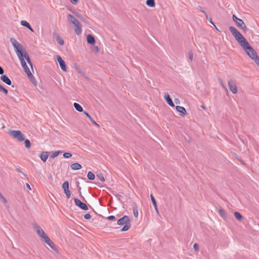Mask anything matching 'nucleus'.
<instances>
[{
	"label": "nucleus",
	"mask_w": 259,
	"mask_h": 259,
	"mask_svg": "<svg viewBox=\"0 0 259 259\" xmlns=\"http://www.w3.org/2000/svg\"><path fill=\"white\" fill-rule=\"evenodd\" d=\"M10 42L15 49L17 56L20 61L22 67L25 73L26 74L27 77L33 83H35L36 80L26 65V61H27V62L29 64L31 69L33 70L32 64L29 57V55L27 53L25 50L24 49L23 47L18 41H17L16 39L14 38H11Z\"/></svg>",
	"instance_id": "nucleus-1"
},
{
	"label": "nucleus",
	"mask_w": 259,
	"mask_h": 259,
	"mask_svg": "<svg viewBox=\"0 0 259 259\" xmlns=\"http://www.w3.org/2000/svg\"><path fill=\"white\" fill-rule=\"evenodd\" d=\"M229 30L238 43L244 49L248 56L254 60L256 64L259 67V57L256 52L249 45L245 38L234 27L230 26Z\"/></svg>",
	"instance_id": "nucleus-2"
},
{
	"label": "nucleus",
	"mask_w": 259,
	"mask_h": 259,
	"mask_svg": "<svg viewBox=\"0 0 259 259\" xmlns=\"http://www.w3.org/2000/svg\"><path fill=\"white\" fill-rule=\"evenodd\" d=\"M34 229L39 237L40 240L50 247L53 250L56 249V246L53 242L50 239L47 234L45 233L42 228L39 226L36 225L34 227Z\"/></svg>",
	"instance_id": "nucleus-3"
},
{
	"label": "nucleus",
	"mask_w": 259,
	"mask_h": 259,
	"mask_svg": "<svg viewBox=\"0 0 259 259\" xmlns=\"http://www.w3.org/2000/svg\"><path fill=\"white\" fill-rule=\"evenodd\" d=\"M10 134L14 138L20 142H22L25 140V136L20 131H12L10 132Z\"/></svg>",
	"instance_id": "nucleus-4"
},
{
	"label": "nucleus",
	"mask_w": 259,
	"mask_h": 259,
	"mask_svg": "<svg viewBox=\"0 0 259 259\" xmlns=\"http://www.w3.org/2000/svg\"><path fill=\"white\" fill-rule=\"evenodd\" d=\"M232 19L238 27L241 28L244 31L247 30L246 26L242 20L237 18L235 15H233Z\"/></svg>",
	"instance_id": "nucleus-5"
},
{
	"label": "nucleus",
	"mask_w": 259,
	"mask_h": 259,
	"mask_svg": "<svg viewBox=\"0 0 259 259\" xmlns=\"http://www.w3.org/2000/svg\"><path fill=\"white\" fill-rule=\"evenodd\" d=\"M228 84L230 90L233 94H235L237 93V87L234 80L232 79L229 80L228 81Z\"/></svg>",
	"instance_id": "nucleus-6"
},
{
	"label": "nucleus",
	"mask_w": 259,
	"mask_h": 259,
	"mask_svg": "<svg viewBox=\"0 0 259 259\" xmlns=\"http://www.w3.org/2000/svg\"><path fill=\"white\" fill-rule=\"evenodd\" d=\"M131 220L127 215H124L117 221V224L119 226L130 224Z\"/></svg>",
	"instance_id": "nucleus-7"
},
{
	"label": "nucleus",
	"mask_w": 259,
	"mask_h": 259,
	"mask_svg": "<svg viewBox=\"0 0 259 259\" xmlns=\"http://www.w3.org/2000/svg\"><path fill=\"white\" fill-rule=\"evenodd\" d=\"M62 188L65 193L67 198H69L71 196L70 191L69 190V183L67 181L64 182L62 185Z\"/></svg>",
	"instance_id": "nucleus-8"
},
{
	"label": "nucleus",
	"mask_w": 259,
	"mask_h": 259,
	"mask_svg": "<svg viewBox=\"0 0 259 259\" xmlns=\"http://www.w3.org/2000/svg\"><path fill=\"white\" fill-rule=\"evenodd\" d=\"M56 59L59 64V65H60L61 69L63 71L66 72L67 71V68H66V65L65 62L62 59V58L59 55L56 56Z\"/></svg>",
	"instance_id": "nucleus-9"
},
{
	"label": "nucleus",
	"mask_w": 259,
	"mask_h": 259,
	"mask_svg": "<svg viewBox=\"0 0 259 259\" xmlns=\"http://www.w3.org/2000/svg\"><path fill=\"white\" fill-rule=\"evenodd\" d=\"M74 201L76 205L78 206L81 209L87 210L88 209V206L84 203L82 202L80 200L77 198H74Z\"/></svg>",
	"instance_id": "nucleus-10"
},
{
	"label": "nucleus",
	"mask_w": 259,
	"mask_h": 259,
	"mask_svg": "<svg viewBox=\"0 0 259 259\" xmlns=\"http://www.w3.org/2000/svg\"><path fill=\"white\" fill-rule=\"evenodd\" d=\"M176 110L179 112V115L184 116L187 114V111L184 107L180 106H177L176 107Z\"/></svg>",
	"instance_id": "nucleus-11"
},
{
	"label": "nucleus",
	"mask_w": 259,
	"mask_h": 259,
	"mask_svg": "<svg viewBox=\"0 0 259 259\" xmlns=\"http://www.w3.org/2000/svg\"><path fill=\"white\" fill-rule=\"evenodd\" d=\"M74 29L77 35H79L82 32L81 25L79 22L75 24H74Z\"/></svg>",
	"instance_id": "nucleus-12"
},
{
	"label": "nucleus",
	"mask_w": 259,
	"mask_h": 259,
	"mask_svg": "<svg viewBox=\"0 0 259 259\" xmlns=\"http://www.w3.org/2000/svg\"><path fill=\"white\" fill-rule=\"evenodd\" d=\"M164 98L165 100L166 103L170 106H171V107H174L175 106V105H174L172 100L171 99V98H170L169 95L168 94H165V95L164 96Z\"/></svg>",
	"instance_id": "nucleus-13"
},
{
	"label": "nucleus",
	"mask_w": 259,
	"mask_h": 259,
	"mask_svg": "<svg viewBox=\"0 0 259 259\" xmlns=\"http://www.w3.org/2000/svg\"><path fill=\"white\" fill-rule=\"evenodd\" d=\"M49 157L48 152H42L40 154V158L43 162H46Z\"/></svg>",
	"instance_id": "nucleus-14"
},
{
	"label": "nucleus",
	"mask_w": 259,
	"mask_h": 259,
	"mask_svg": "<svg viewBox=\"0 0 259 259\" xmlns=\"http://www.w3.org/2000/svg\"><path fill=\"white\" fill-rule=\"evenodd\" d=\"M67 18L68 21L73 25L75 24L76 23H77L79 22L75 18H74L71 14H68L67 15Z\"/></svg>",
	"instance_id": "nucleus-15"
},
{
	"label": "nucleus",
	"mask_w": 259,
	"mask_h": 259,
	"mask_svg": "<svg viewBox=\"0 0 259 259\" xmlns=\"http://www.w3.org/2000/svg\"><path fill=\"white\" fill-rule=\"evenodd\" d=\"M1 79L8 85H11L12 83L11 80L5 75L1 76Z\"/></svg>",
	"instance_id": "nucleus-16"
},
{
	"label": "nucleus",
	"mask_w": 259,
	"mask_h": 259,
	"mask_svg": "<svg viewBox=\"0 0 259 259\" xmlns=\"http://www.w3.org/2000/svg\"><path fill=\"white\" fill-rule=\"evenodd\" d=\"M70 167L73 170H79L82 168V166L79 163H74L71 164Z\"/></svg>",
	"instance_id": "nucleus-17"
},
{
	"label": "nucleus",
	"mask_w": 259,
	"mask_h": 259,
	"mask_svg": "<svg viewBox=\"0 0 259 259\" xmlns=\"http://www.w3.org/2000/svg\"><path fill=\"white\" fill-rule=\"evenodd\" d=\"M21 24L22 26H24L27 28H28L31 32H33V30L31 27L30 25L25 20H22L21 21Z\"/></svg>",
	"instance_id": "nucleus-18"
},
{
	"label": "nucleus",
	"mask_w": 259,
	"mask_h": 259,
	"mask_svg": "<svg viewBox=\"0 0 259 259\" xmlns=\"http://www.w3.org/2000/svg\"><path fill=\"white\" fill-rule=\"evenodd\" d=\"M87 41L89 44L94 45L95 43V39L93 36L89 34L87 36Z\"/></svg>",
	"instance_id": "nucleus-19"
},
{
	"label": "nucleus",
	"mask_w": 259,
	"mask_h": 259,
	"mask_svg": "<svg viewBox=\"0 0 259 259\" xmlns=\"http://www.w3.org/2000/svg\"><path fill=\"white\" fill-rule=\"evenodd\" d=\"M146 4L150 7H154L155 6V0H147Z\"/></svg>",
	"instance_id": "nucleus-20"
},
{
	"label": "nucleus",
	"mask_w": 259,
	"mask_h": 259,
	"mask_svg": "<svg viewBox=\"0 0 259 259\" xmlns=\"http://www.w3.org/2000/svg\"><path fill=\"white\" fill-rule=\"evenodd\" d=\"M73 106L74 107L75 109L79 111V112H82L83 111V108L78 103H74L73 104Z\"/></svg>",
	"instance_id": "nucleus-21"
},
{
	"label": "nucleus",
	"mask_w": 259,
	"mask_h": 259,
	"mask_svg": "<svg viewBox=\"0 0 259 259\" xmlns=\"http://www.w3.org/2000/svg\"><path fill=\"white\" fill-rule=\"evenodd\" d=\"M219 214L221 217L224 219H226L227 215L225 211L222 208H219Z\"/></svg>",
	"instance_id": "nucleus-22"
},
{
	"label": "nucleus",
	"mask_w": 259,
	"mask_h": 259,
	"mask_svg": "<svg viewBox=\"0 0 259 259\" xmlns=\"http://www.w3.org/2000/svg\"><path fill=\"white\" fill-rule=\"evenodd\" d=\"M87 177L89 180H94L95 176V175L92 171H89L88 173Z\"/></svg>",
	"instance_id": "nucleus-23"
},
{
	"label": "nucleus",
	"mask_w": 259,
	"mask_h": 259,
	"mask_svg": "<svg viewBox=\"0 0 259 259\" xmlns=\"http://www.w3.org/2000/svg\"><path fill=\"white\" fill-rule=\"evenodd\" d=\"M234 215H235L236 219L238 221H241L242 219V216L238 212H235Z\"/></svg>",
	"instance_id": "nucleus-24"
},
{
	"label": "nucleus",
	"mask_w": 259,
	"mask_h": 259,
	"mask_svg": "<svg viewBox=\"0 0 259 259\" xmlns=\"http://www.w3.org/2000/svg\"><path fill=\"white\" fill-rule=\"evenodd\" d=\"M130 227H131V224L125 225L121 229V231H126L128 230H129Z\"/></svg>",
	"instance_id": "nucleus-25"
},
{
	"label": "nucleus",
	"mask_w": 259,
	"mask_h": 259,
	"mask_svg": "<svg viewBox=\"0 0 259 259\" xmlns=\"http://www.w3.org/2000/svg\"><path fill=\"white\" fill-rule=\"evenodd\" d=\"M150 197H151V201H152V202L153 203L154 207L157 206L156 201L154 196H153V195L151 194Z\"/></svg>",
	"instance_id": "nucleus-26"
},
{
	"label": "nucleus",
	"mask_w": 259,
	"mask_h": 259,
	"mask_svg": "<svg viewBox=\"0 0 259 259\" xmlns=\"http://www.w3.org/2000/svg\"><path fill=\"white\" fill-rule=\"evenodd\" d=\"M25 147L27 148H29L31 146V144H30V142L29 140H25Z\"/></svg>",
	"instance_id": "nucleus-27"
},
{
	"label": "nucleus",
	"mask_w": 259,
	"mask_h": 259,
	"mask_svg": "<svg viewBox=\"0 0 259 259\" xmlns=\"http://www.w3.org/2000/svg\"><path fill=\"white\" fill-rule=\"evenodd\" d=\"M61 153V152L60 151H56L55 152H54L51 155V157L54 158H55L60 153Z\"/></svg>",
	"instance_id": "nucleus-28"
},
{
	"label": "nucleus",
	"mask_w": 259,
	"mask_h": 259,
	"mask_svg": "<svg viewBox=\"0 0 259 259\" xmlns=\"http://www.w3.org/2000/svg\"><path fill=\"white\" fill-rule=\"evenodd\" d=\"M57 41L59 44H60L61 46H63L64 45V40L60 37H58L57 38Z\"/></svg>",
	"instance_id": "nucleus-29"
},
{
	"label": "nucleus",
	"mask_w": 259,
	"mask_h": 259,
	"mask_svg": "<svg viewBox=\"0 0 259 259\" xmlns=\"http://www.w3.org/2000/svg\"><path fill=\"white\" fill-rule=\"evenodd\" d=\"M97 177L102 182L105 181V178L102 174H98L97 175Z\"/></svg>",
	"instance_id": "nucleus-30"
},
{
	"label": "nucleus",
	"mask_w": 259,
	"mask_h": 259,
	"mask_svg": "<svg viewBox=\"0 0 259 259\" xmlns=\"http://www.w3.org/2000/svg\"><path fill=\"white\" fill-rule=\"evenodd\" d=\"M133 213H134V216L136 218H138V209L137 208H134V209H133Z\"/></svg>",
	"instance_id": "nucleus-31"
},
{
	"label": "nucleus",
	"mask_w": 259,
	"mask_h": 259,
	"mask_svg": "<svg viewBox=\"0 0 259 259\" xmlns=\"http://www.w3.org/2000/svg\"><path fill=\"white\" fill-rule=\"evenodd\" d=\"M63 156L66 158H68L72 156V154L70 153H65L63 154Z\"/></svg>",
	"instance_id": "nucleus-32"
},
{
	"label": "nucleus",
	"mask_w": 259,
	"mask_h": 259,
	"mask_svg": "<svg viewBox=\"0 0 259 259\" xmlns=\"http://www.w3.org/2000/svg\"><path fill=\"white\" fill-rule=\"evenodd\" d=\"M107 219L108 220L112 221L115 220V218L114 215H110V216L108 217Z\"/></svg>",
	"instance_id": "nucleus-33"
},
{
	"label": "nucleus",
	"mask_w": 259,
	"mask_h": 259,
	"mask_svg": "<svg viewBox=\"0 0 259 259\" xmlns=\"http://www.w3.org/2000/svg\"><path fill=\"white\" fill-rule=\"evenodd\" d=\"M0 198L2 199V200L5 203H7V201L6 199L4 197V196L2 194L0 195Z\"/></svg>",
	"instance_id": "nucleus-34"
},
{
	"label": "nucleus",
	"mask_w": 259,
	"mask_h": 259,
	"mask_svg": "<svg viewBox=\"0 0 259 259\" xmlns=\"http://www.w3.org/2000/svg\"><path fill=\"white\" fill-rule=\"evenodd\" d=\"M84 218L87 220H90L91 218V215L89 213H87L84 215Z\"/></svg>",
	"instance_id": "nucleus-35"
},
{
	"label": "nucleus",
	"mask_w": 259,
	"mask_h": 259,
	"mask_svg": "<svg viewBox=\"0 0 259 259\" xmlns=\"http://www.w3.org/2000/svg\"><path fill=\"white\" fill-rule=\"evenodd\" d=\"M75 16L78 17V18H79L80 20L82 19V18L83 17L82 15H81L80 14L77 13V12H75L74 13Z\"/></svg>",
	"instance_id": "nucleus-36"
},
{
	"label": "nucleus",
	"mask_w": 259,
	"mask_h": 259,
	"mask_svg": "<svg viewBox=\"0 0 259 259\" xmlns=\"http://www.w3.org/2000/svg\"><path fill=\"white\" fill-rule=\"evenodd\" d=\"M70 3L73 5H76L79 2V0H69Z\"/></svg>",
	"instance_id": "nucleus-37"
},
{
	"label": "nucleus",
	"mask_w": 259,
	"mask_h": 259,
	"mask_svg": "<svg viewBox=\"0 0 259 259\" xmlns=\"http://www.w3.org/2000/svg\"><path fill=\"white\" fill-rule=\"evenodd\" d=\"M193 248L195 249V251H197L198 249V245L197 243H195L193 245Z\"/></svg>",
	"instance_id": "nucleus-38"
},
{
	"label": "nucleus",
	"mask_w": 259,
	"mask_h": 259,
	"mask_svg": "<svg viewBox=\"0 0 259 259\" xmlns=\"http://www.w3.org/2000/svg\"><path fill=\"white\" fill-rule=\"evenodd\" d=\"M81 20H82L83 22H84V23L89 24V22L88 20H87L84 17H83L82 18V19H81Z\"/></svg>",
	"instance_id": "nucleus-39"
},
{
	"label": "nucleus",
	"mask_w": 259,
	"mask_h": 259,
	"mask_svg": "<svg viewBox=\"0 0 259 259\" xmlns=\"http://www.w3.org/2000/svg\"><path fill=\"white\" fill-rule=\"evenodd\" d=\"M94 49L97 53H98L99 52V48H98V47L95 46Z\"/></svg>",
	"instance_id": "nucleus-40"
},
{
	"label": "nucleus",
	"mask_w": 259,
	"mask_h": 259,
	"mask_svg": "<svg viewBox=\"0 0 259 259\" xmlns=\"http://www.w3.org/2000/svg\"><path fill=\"white\" fill-rule=\"evenodd\" d=\"M189 57L191 60H193V54L192 53H189Z\"/></svg>",
	"instance_id": "nucleus-41"
},
{
	"label": "nucleus",
	"mask_w": 259,
	"mask_h": 259,
	"mask_svg": "<svg viewBox=\"0 0 259 259\" xmlns=\"http://www.w3.org/2000/svg\"><path fill=\"white\" fill-rule=\"evenodd\" d=\"M2 92H3L6 95H7L8 93V90L7 89H6L5 88H4V89L3 90V91Z\"/></svg>",
	"instance_id": "nucleus-42"
},
{
	"label": "nucleus",
	"mask_w": 259,
	"mask_h": 259,
	"mask_svg": "<svg viewBox=\"0 0 259 259\" xmlns=\"http://www.w3.org/2000/svg\"><path fill=\"white\" fill-rule=\"evenodd\" d=\"M92 122L94 124H95V125H96L97 126H98V127H99V126H100V125H99V124H98V123H97V122H96L94 120H93L92 121Z\"/></svg>",
	"instance_id": "nucleus-43"
},
{
	"label": "nucleus",
	"mask_w": 259,
	"mask_h": 259,
	"mask_svg": "<svg viewBox=\"0 0 259 259\" xmlns=\"http://www.w3.org/2000/svg\"><path fill=\"white\" fill-rule=\"evenodd\" d=\"M174 101L176 104H179L180 103V101L178 99H175Z\"/></svg>",
	"instance_id": "nucleus-44"
},
{
	"label": "nucleus",
	"mask_w": 259,
	"mask_h": 259,
	"mask_svg": "<svg viewBox=\"0 0 259 259\" xmlns=\"http://www.w3.org/2000/svg\"><path fill=\"white\" fill-rule=\"evenodd\" d=\"M198 9H199L200 11H201V12H202L203 13H205L206 15H207V13H206L204 10H203L202 9V8L199 7V8H198Z\"/></svg>",
	"instance_id": "nucleus-45"
},
{
	"label": "nucleus",
	"mask_w": 259,
	"mask_h": 259,
	"mask_svg": "<svg viewBox=\"0 0 259 259\" xmlns=\"http://www.w3.org/2000/svg\"><path fill=\"white\" fill-rule=\"evenodd\" d=\"M4 73L3 69L0 66V74H3Z\"/></svg>",
	"instance_id": "nucleus-46"
},
{
	"label": "nucleus",
	"mask_w": 259,
	"mask_h": 259,
	"mask_svg": "<svg viewBox=\"0 0 259 259\" xmlns=\"http://www.w3.org/2000/svg\"><path fill=\"white\" fill-rule=\"evenodd\" d=\"M222 87H223V88L225 90V91H226L227 92H228V90H227V89L226 88V87L225 86V85H224L223 83H222Z\"/></svg>",
	"instance_id": "nucleus-47"
},
{
	"label": "nucleus",
	"mask_w": 259,
	"mask_h": 259,
	"mask_svg": "<svg viewBox=\"0 0 259 259\" xmlns=\"http://www.w3.org/2000/svg\"><path fill=\"white\" fill-rule=\"evenodd\" d=\"M154 208H155V211H156V213H157V214H159V211H158V210L157 206H155V207H154Z\"/></svg>",
	"instance_id": "nucleus-48"
},
{
	"label": "nucleus",
	"mask_w": 259,
	"mask_h": 259,
	"mask_svg": "<svg viewBox=\"0 0 259 259\" xmlns=\"http://www.w3.org/2000/svg\"><path fill=\"white\" fill-rule=\"evenodd\" d=\"M83 114L87 116V117L90 115L86 111H82Z\"/></svg>",
	"instance_id": "nucleus-49"
},
{
	"label": "nucleus",
	"mask_w": 259,
	"mask_h": 259,
	"mask_svg": "<svg viewBox=\"0 0 259 259\" xmlns=\"http://www.w3.org/2000/svg\"><path fill=\"white\" fill-rule=\"evenodd\" d=\"M88 118L90 119V120L92 122L94 119L92 118V117L91 116V115H90Z\"/></svg>",
	"instance_id": "nucleus-50"
},
{
	"label": "nucleus",
	"mask_w": 259,
	"mask_h": 259,
	"mask_svg": "<svg viewBox=\"0 0 259 259\" xmlns=\"http://www.w3.org/2000/svg\"><path fill=\"white\" fill-rule=\"evenodd\" d=\"M26 186L27 187V188L29 190H31V188H30V186H29V185L28 184H26Z\"/></svg>",
	"instance_id": "nucleus-51"
},
{
	"label": "nucleus",
	"mask_w": 259,
	"mask_h": 259,
	"mask_svg": "<svg viewBox=\"0 0 259 259\" xmlns=\"http://www.w3.org/2000/svg\"><path fill=\"white\" fill-rule=\"evenodd\" d=\"M4 88H3L1 84H0V91H2Z\"/></svg>",
	"instance_id": "nucleus-52"
},
{
	"label": "nucleus",
	"mask_w": 259,
	"mask_h": 259,
	"mask_svg": "<svg viewBox=\"0 0 259 259\" xmlns=\"http://www.w3.org/2000/svg\"><path fill=\"white\" fill-rule=\"evenodd\" d=\"M209 22H210V23H211L212 24H213V25L214 24H213V22H212V20H211V19H210V20H209Z\"/></svg>",
	"instance_id": "nucleus-53"
},
{
	"label": "nucleus",
	"mask_w": 259,
	"mask_h": 259,
	"mask_svg": "<svg viewBox=\"0 0 259 259\" xmlns=\"http://www.w3.org/2000/svg\"><path fill=\"white\" fill-rule=\"evenodd\" d=\"M201 108H202L203 109H204V110H205V107L204 106H203V105H202V106H201Z\"/></svg>",
	"instance_id": "nucleus-54"
},
{
	"label": "nucleus",
	"mask_w": 259,
	"mask_h": 259,
	"mask_svg": "<svg viewBox=\"0 0 259 259\" xmlns=\"http://www.w3.org/2000/svg\"><path fill=\"white\" fill-rule=\"evenodd\" d=\"M213 25H214L215 28L216 29V30H219L217 27L214 24H213Z\"/></svg>",
	"instance_id": "nucleus-55"
},
{
	"label": "nucleus",
	"mask_w": 259,
	"mask_h": 259,
	"mask_svg": "<svg viewBox=\"0 0 259 259\" xmlns=\"http://www.w3.org/2000/svg\"><path fill=\"white\" fill-rule=\"evenodd\" d=\"M2 194V193L0 192V195Z\"/></svg>",
	"instance_id": "nucleus-56"
}]
</instances>
